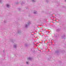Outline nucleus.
<instances>
[{
	"label": "nucleus",
	"instance_id": "1",
	"mask_svg": "<svg viewBox=\"0 0 66 66\" xmlns=\"http://www.w3.org/2000/svg\"><path fill=\"white\" fill-rule=\"evenodd\" d=\"M31 24V23L30 22H28V25L27 24H26L25 25V27L26 28H28V27L29 26V24Z\"/></svg>",
	"mask_w": 66,
	"mask_h": 66
},
{
	"label": "nucleus",
	"instance_id": "2",
	"mask_svg": "<svg viewBox=\"0 0 66 66\" xmlns=\"http://www.w3.org/2000/svg\"><path fill=\"white\" fill-rule=\"evenodd\" d=\"M6 6L7 7L9 8L10 7V5L9 4H7L6 5Z\"/></svg>",
	"mask_w": 66,
	"mask_h": 66
},
{
	"label": "nucleus",
	"instance_id": "3",
	"mask_svg": "<svg viewBox=\"0 0 66 66\" xmlns=\"http://www.w3.org/2000/svg\"><path fill=\"white\" fill-rule=\"evenodd\" d=\"M13 47L14 48H17V44H15L13 45Z\"/></svg>",
	"mask_w": 66,
	"mask_h": 66
},
{
	"label": "nucleus",
	"instance_id": "4",
	"mask_svg": "<svg viewBox=\"0 0 66 66\" xmlns=\"http://www.w3.org/2000/svg\"><path fill=\"white\" fill-rule=\"evenodd\" d=\"M31 59H32V58L31 57H28V59H27L28 60H31Z\"/></svg>",
	"mask_w": 66,
	"mask_h": 66
},
{
	"label": "nucleus",
	"instance_id": "5",
	"mask_svg": "<svg viewBox=\"0 0 66 66\" xmlns=\"http://www.w3.org/2000/svg\"><path fill=\"white\" fill-rule=\"evenodd\" d=\"M37 11H35L34 12V13L35 14H37Z\"/></svg>",
	"mask_w": 66,
	"mask_h": 66
},
{
	"label": "nucleus",
	"instance_id": "6",
	"mask_svg": "<svg viewBox=\"0 0 66 66\" xmlns=\"http://www.w3.org/2000/svg\"><path fill=\"white\" fill-rule=\"evenodd\" d=\"M32 2H35L36 1V0H31Z\"/></svg>",
	"mask_w": 66,
	"mask_h": 66
},
{
	"label": "nucleus",
	"instance_id": "7",
	"mask_svg": "<svg viewBox=\"0 0 66 66\" xmlns=\"http://www.w3.org/2000/svg\"><path fill=\"white\" fill-rule=\"evenodd\" d=\"M21 33V32L20 31H19L18 32V33H19H19Z\"/></svg>",
	"mask_w": 66,
	"mask_h": 66
},
{
	"label": "nucleus",
	"instance_id": "8",
	"mask_svg": "<svg viewBox=\"0 0 66 66\" xmlns=\"http://www.w3.org/2000/svg\"><path fill=\"white\" fill-rule=\"evenodd\" d=\"M28 61H27V62H26V64H28Z\"/></svg>",
	"mask_w": 66,
	"mask_h": 66
},
{
	"label": "nucleus",
	"instance_id": "9",
	"mask_svg": "<svg viewBox=\"0 0 66 66\" xmlns=\"http://www.w3.org/2000/svg\"><path fill=\"white\" fill-rule=\"evenodd\" d=\"M2 2V1L1 0H0V3H1Z\"/></svg>",
	"mask_w": 66,
	"mask_h": 66
},
{
	"label": "nucleus",
	"instance_id": "10",
	"mask_svg": "<svg viewBox=\"0 0 66 66\" xmlns=\"http://www.w3.org/2000/svg\"><path fill=\"white\" fill-rule=\"evenodd\" d=\"M6 22V21H4V22L5 23V22Z\"/></svg>",
	"mask_w": 66,
	"mask_h": 66
},
{
	"label": "nucleus",
	"instance_id": "11",
	"mask_svg": "<svg viewBox=\"0 0 66 66\" xmlns=\"http://www.w3.org/2000/svg\"><path fill=\"white\" fill-rule=\"evenodd\" d=\"M65 1L66 2V0H65Z\"/></svg>",
	"mask_w": 66,
	"mask_h": 66
},
{
	"label": "nucleus",
	"instance_id": "12",
	"mask_svg": "<svg viewBox=\"0 0 66 66\" xmlns=\"http://www.w3.org/2000/svg\"><path fill=\"white\" fill-rule=\"evenodd\" d=\"M3 51V52H4V51Z\"/></svg>",
	"mask_w": 66,
	"mask_h": 66
}]
</instances>
